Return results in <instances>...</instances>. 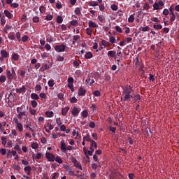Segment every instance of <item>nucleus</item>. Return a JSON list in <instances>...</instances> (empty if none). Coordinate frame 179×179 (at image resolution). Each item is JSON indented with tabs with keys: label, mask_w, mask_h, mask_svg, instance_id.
I'll return each mask as SVG.
<instances>
[{
	"label": "nucleus",
	"mask_w": 179,
	"mask_h": 179,
	"mask_svg": "<svg viewBox=\"0 0 179 179\" xmlns=\"http://www.w3.org/2000/svg\"><path fill=\"white\" fill-rule=\"evenodd\" d=\"M27 40H29V36L27 35H24V36L22 37V43H26Z\"/></svg>",
	"instance_id": "nucleus-46"
},
{
	"label": "nucleus",
	"mask_w": 179,
	"mask_h": 179,
	"mask_svg": "<svg viewBox=\"0 0 179 179\" xmlns=\"http://www.w3.org/2000/svg\"><path fill=\"white\" fill-rule=\"evenodd\" d=\"M139 30H141V31H149V30H150V27L146 26V27H141L139 28Z\"/></svg>",
	"instance_id": "nucleus-26"
},
{
	"label": "nucleus",
	"mask_w": 179,
	"mask_h": 179,
	"mask_svg": "<svg viewBox=\"0 0 179 179\" xmlns=\"http://www.w3.org/2000/svg\"><path fill=\"white\" fill-rule=\"evenodd\" d=\"M16 128L18 129L19 132H23V124L22 123H18L16 125Z\"/></svg>",
	"instance_id": "nucleus-24"
},
{
	"label": "nucleus",
	"mask_w": 179,
	"mask_h": 179,
	"mask_svg": "<svg viewBox=\"0 0 179 179\" xmlns=\"http://www.w3.org/2000/svg\"><path fill=\"white\" fill-rule=\"evenodd\" d=\"M31 104L34 108H36V107H37V101H36V100L31 101Z\"/></svg>",
	"instance_id": "nucleus-51"
},
{
	"label": "nucleus",
	"mask_w": 179,
	"mask_h": 179,
	"mask_svg": "<svg viewBox=\"0 0 179 179\" xmlns=\"http://www.w3.org/2000/svg\"><path fill=\"white\" fill-rule=\"evenodd\" d=\"M57 23H59V24H61V23H62V22H64V20L62 19V17L61 15H58L57 17Z\"/></svg>",
	"instance_id": "nucleus-35"
},
{
	"label": "nucleus",
	"mask_w": 179,
	"mask_h": 179,
	"mask_svg": "<svg viewBox=\"0 0 179 179\" xmlns=\"http://www.w3.org/2000/svg\"><path fill=\"white\" fill-rule=\"evenodd\" d=\"M6 77H7L8 82H9L10 83H12L13 79H16V76H15L13 73H11L10 70L7 71Z\"/></svg>",
	"instance_id": "nucleus-4"
},
{
	"label": "nucleus",
	"mask_w": 179,
	"mask_h": 179,
	"mask_svg": "<svg viewBox=\"0 0 179 179\" xmlns=\"http://www.w3.org/2000/svg\"><path fill=\"white\" fill-rule=\"evenodd\" d=\"M55 162H57V163H59V164H62V159H61V157H57L55 158Z\"/></svg>",
	"instance_id": "nucleus-48"
},
{
	"label": "nucleus",
	"mask_w": 179,
	"mask_h": 179,
	"mask_svg": "<svg viewBox=\"0 0 179 179\" xmlns=\"http://www.w3.org/2000/svg\"><path fill=\"white\" fill-rule=\"evenodd\" d=\"M86 82H87V83L92 86V83H94V80L89 78L86 80Z\"/></svg>",
	"instance_id": "nucleus-53"
},
{
	"label": "nucleus",
	"mask_w": 179,
	"mask_h": 179,
	"mask_svg": "<svg viewBox=\"0 0 179 179\" xmlns=\"http://www.w3.org/2000/svg\"><path fill=\"white\" fill-rule=\"evenodd\" d=\"M70 24L71 26H76V24H78V21L77 20H72L71 22H70Z\"/></svg>",
	"instance_id": "nucleus-64"
},
{
	"label": "nucleus",
	"mask_w": 179,
	"mask_h": 179,
	"mask_svg": "<svg viewBox=\"0 0 179 179\" xmlns=\"http://www.w3.org/2000/svg\"><path fill=\"white\" fill-rule=\"evenodd\" d=\"M69 101H70V103H78V99H76V97L73 96L72 98H70Z\"/></svg>",
	"instance_id": "nucleus-41"
},
{
	"label": "nucleus",
	"mask_w": 179,
	"mask_h": 179,
	"mask_svg": "<svg viewBox=\"0 0 179 179\" xmlns=\"http://www.w3.org/2000/svg\"><path fill=\"white\" fill-rule=\"evenodd\" d=\"M39 10L41 12V13H45V8H44V6H41L39 8Z\"/></svg>",
	"instance_id": "nucleus-59"
},
{
	"label": "nucleus",
	"mask_w": 179,
	"mask_h": 179,
	"mask_svg": "<svg viewBox=\"0 0 179 179\" xmlns=\"http://www.w3.org/2000/svg\"><path fill=\"white\" fill-rule=\"evenodd\" d=\"M163 15H164V16H168L169 15V9L167 8H165L164 10H163Z\"/></svg>",
	"instance_id": "nucleus-60"
},
{
	"label": "nucleus",
	"mask_w": 179,
	"mask_h": 179,
	"mask_svg": "<svg viewBox=\"0 0 179 179\" xmlns=\"http://www.w3.org/2000/svg\"><path fill=\"white\" fill-rule=\"evenodd\" d=\"M16 92L17 93H25L26 92V87H24V85H22V87L16 89Z\"/></svg>",
	"instance_id": "nucleus-13"
},
{
	"label": "nucleus",
	"mask_w": 179,
	"mask_h": 179,
	"mask_svg": "<svg viewBox=\"0 0 179 179\" xmlns=\"http://www.w3.org/2000/svg\"><path fill=\"white\" fill-rule=\"evenodd\" d=\"M86 33L88 36H92V34H93V30H92V29L90 28H87Z\"/></svg>",
	"instance_id": "nucleus-38"
},
{
	"label": "nucleus",
	"mask_w": 179,
	"mask_h": 179,
	"mask_svg": "<svg viewBox=\"0 0 179 179\" xmlns=\"http://www.w3.org/2000/svg\"><path fill=\"white\" fill-rule=\"evenodd\" d=\"M71 162L72 163H73L76 167H79V169L82 170V165H80L79 162H78V160H76V159L72 158Z\"/></svg>",
	"instance_id": "nucleus-11"
},
{
	"label": "nucleus",
	"mask_w": 179,
	"mask_h": 179,
	"mask_svg": "<svg viewBox=\"0 0 179 179\" xmlns=\"http://www.w3.org/2000/svg\"><path fill=\"white\" fill-rule=\"evenodd\" d=\"M25 106H22L21 107H17L16 108L17 113H24L26 112L24 110Z\"/></svg>",
	"instance_id": "nucleus-23"
},
{
	"label": "nucleus",
	"mask_w": 179,
	"mask_h": 179,
	"mask_svg": "<svg viewBox=\"0 0 179 179\" xmlns=\"http://www.w3.org/2000/svg\"><path fill=\"white\" fill-rule=\"evenodd\" d=\"M68 111H69V107H66L63 108L62 110V115L65 116L68 113Z\"/></svg>",
	"instance_id": "nucleus-22"
},
{
	"label": "nucleus",
	"mask_w": 179,
	"mask_h": 179,
	"mask_svg": "<svg viewBox=\"0 0 179 179\" xmlns=\"http://www.w3.org/2000/svg\"><path fill=\"white\" fill-rule=\"evenodd\" d=\"M93 94H94V96H96V97H99V96H101L100 91H99V90L94 91Z\"/></svg>",
	"instance_id": "nucleus-58"
},
{
	"label": "nucleus",
	"mask_w": 179,
	"mask_h": 179,
	"mask_svg": "<svg viewBox=\"0 0 179 179\" xmlns=\"http://www.w3.org/2000/svg\"><path fill=\"white\" fill-rule=\"evenodd\" d=\"M10 6H11V8H19V3H12Z\"/></svg>",
	"instance_id": "nucleus-61"
},
{
	"label": "nucleus",
	"mask_w": 179,
	"mask_h": 179,
	"mask_svg": "<svg viewBox=\"0 0 179 179\" xmlns=\"http://www.w3.org/2000/svg\"><path fill=\"white\" fill-rule=\"evenodd\" d=\"M134 20H135V16H134V15H131L128 18L129 23H134Z\"/></svg>",
	"instance_id": "nucleus-32"
},
{
	"label": "nucleus",
	"mask_w": 179,
	"mask_h": 179,
	"mask_svg": "<svg viewBox=\"0 0 179 179\" xmlns=\"http://www.w3.org/2000/svg\"><path fill=\"white\" fill-rule=\"evenodd\" d=\"M90 146H92V148H93V146H94V148H95V149H97V143H96V141H92V144H91V145Z\"/></svg>",
	"instance_id": "nucleus-57"
},
{
	"label": "nucleus",
	"mask_w": 179,
	"mask_h": 179,
	"mask_svg": "<svg viewBox=\"0 0 179 179\" xmlns=\"http://www.w3.org/2000/svg\"><path fill=\"white\" fill-rule=\"evenodd\" d=\"M83 141H86L87 142H92V139L90 138V135L87 134L83 137Z\"/></svg>",
	"instance_id": "nucleus-31"
},
{
	"label": "nucleus",
	"mask_w": 179,
	"mask_h": 179,
	"mask_svg": "<svg viewBox=\"0 0 179 179\" xmlns=\"http://www.w3.org/2000/svg\"><path fill=\"white\" fill-rule=\"evenodd\" d=\"M16 38L17 41L19 42L22 41V39L20 38V32L18 31L16 33Z\"/></svg>",
	"instance_id": "nucleus-54"
},
{
	"label": "nucleus",
	"mask_w": 179,
	"mask_h": 179,
	"mask_svg": "<svg viewBox=\"0 0 179 179\" xmlns=\"http://www.w3.org/2000/svg\"><path fill=\"white\" fill-rule=\"evenodd\" d=\"M174 7L173 6H171L169 7V14L171 15L170 17V22L171 23H173V22H174V20H176V14H174Z\"/></svg>",
	"instance_id": "nucleus-2"
},
{
	"label": "nucleus",
	"mask_w": 179,
	"mask_h": 179,
	"mask_svg": "<svg viewBox=\"0 0 179 179\" xmlns=\"http://www.w3.org/2000/svg\"><path fill=\"white\" fill-rule=\"evenodd\" d=\"M0 54L3 58H8V57H9V53H8V52H6L5 50H1Z\"/></svg>",
	"instance_id": "nucleus-14"
},
{
	"label": "nucleus",
	"mask_w": 179,
	"mask_h": 179,
	"mask_svg": "<svg viewBox=\"0 0 179 179\" xmlns=\"http://www.w3.org/2000/svg\"><path fill=\"white\" fill-rule=\"evenodd\" d=\"M68 85H73V78L69 77L67 80Z\"/></svg>",
	"instance_id": "nucleus-44"
},
{
	"label": "nucleus",
	"mask_w": 179,
	"mask_h": 179,
	"mask_svg": "<svg viewBox=\"0 0 179 179\" xmlns=\"http://www.w3.org/2000/svg\"><path fill=\"white\" fill-rule=\"evenodd\" d=\"M73 65L76 68H78V67L80 66V64H79V62H78V60H74L73 62Z\"/></svg>",
	"instance_id": "nucleus-42"
},
{
	"label": "nucleus",
	"mask_w": 179,
	"mask_h": 179,
	"mask_svg": "<svg viewBox=\"0 0 179 179\" xmlns=\"http://www.w3.org/2000/svg\"><path fill=\"white\" fill-rule=\"evenodd\" d=\"M53 17H54V15H47L45 16V20H47L48 22L50 20H52Z\"/></svg>",
	"instance_id": "nucleus-33"
},
{
	"label": "nucleus",
	"mask_w": 179,
	"mask_h": 179,
	"mask_svg": "<svg viewBox=\"0 0 179 179\" xmlns=\"http://www.w3.org/2000/svg\"><path fill=\"white\" fill-rule=\"evenodd\" d=\"M115 29L118 33H122V29L120 26H115Z\"/></svg>",
	"instance_id": "nucleus-50"
},
{
	"label": "nucleus",
	"mask_w": 179,
	"mask_h": 179,
	"mask_svg": "<svg viewBox=\"0 0 179 179\" xmlns=\"http://www.w3.org/2000/svg\"><path fill=\"white\" fill-rule=\"evenodd\" d=\"M134 92V89L131 85H127L123 87V101H131V99H134V96L131 94Z\"/></svg>",
	"instance_id": "nucleus-1"
},
{
	"label": "nucleus",
	"mask_w": 179,
	"mask_h": 179,
	"mask_svg": "<svg viewBox=\"0 0 179 179\" xmlns=\"http://www.w3.org/2000/svg\"><path fill=\"white\" fill-rule=\"evenodd\" d=\"M85 58L86 59H90V58H93V54L91 52H88L85 55Z\"/></svg>",
	"instance_id": "nucleus-21"
},
{
	"label": "nucleus",
	"mask_w": 179,
	"mask_h": 179,
	"mask_svg": "<svg viewBox=\"0 0 179 179\" xmlns=\"http://www.w3.org/2000/svg\"><path fill=\"white\" fill-rule=\"evenodd\" d=\"M4 82H6V76H0V83H4Z\"/></svg>",
	"instance_id": "nucleus-39"
},
{
	"label": "nucleus",
	"mask_w": 179,
	"mask_h": 179,
	"mask_svg": "<svg viewBox=\"0 0 179 179\" xmlns=\"http://www.w3.org/2000/svg\"><path fill=\"white\" fill-rule=\"evenodd\" d=\"M90 6H99V2L94 1H90L88 2Z\"/></svg>",
	"instance_id": "nucleus-18"
},
{
	"label": "nucleus",
	"mask_w": 179,
	"mask_h": 179,
	"mask_svg": "<svg viewBox=\"0 0 179 179\" xmlns=\"http://www.w3.org/2000/svg\"><path fill=\"white\" fill-rule=\"evenodd\" d=\"M101 45H103V47H106L107 48H110V43L107 42L106 40L101 41Z\"/></svg>",
	"instance_id": "nucleus-19"
},
{
	"label": "nucleus",
	"mask_w": 179,
	"mask_h": 179,
	"mask_svg": "<svg viewBox=\"0 0 179 179\" xmlns=\"http://www.w3.org/2000/svg\"><path fill=\"white\" fill-rule=\"evenodd\" d=\"M46 159H48V162H54V160H55V157L54 156V155H52L50 152H47L46 153Z\"/></svg>",
	"instance_id": "nucleus-6"
},
{
	"label": "nucleus",
	"mask_w": 179,
	"mask_h": 179,
	"mask_svg": "<svg viewBox=\"0 0 179 179\" xmlns=\"http://www.w3.org/2000/svg\"><path fill=\"white\" fill-rule=\"evenodd\" d=\"M31 148H32V149H38V144H37V143H33L31 145Z\"/></svg>",
	"instance_id": "nucleus-47"
},
{
	"label": "nucleus",
	"mask_w": 179,
	"mask_h": 179,
	"mask_svg": "<svg viewBox=\"0 0 179 179\" xmlns=\"http://www.w3.org/2000/svg\"><path fill=\"white\" fill-rule=\"evenodd\" d=\"M45 115L48 117V118H52L54 117V112L52 111H46Z\"/></svg>",
	"instance_id": "nucleus-20"
},
{
	"label": "nucleus",
	"mask_w": 179,
	"mask_h": 179,
	"mask_svg": "<svg viewBox=\"0 0 179 179\" xmlns=\"http://www.w3.org/2000/svg\"><path fill=\"white\" fill-rule=\"evenodd\" d=\"M79 113H80V108H76V106H74L71 111L72 115H74V117H76V115H79Z\"/></svg>",
	"instance_id": "nucleus-5"
},
{
	"label": "nucleus",
	"mask_w": 179,
	"mask_h": 179,
	"mask_svg": "<svg viewBox=\"0 0 179 179\" xmlns=\"http://www.w3.org/2000/svg\"><path fill=\"white\" fill-rule=\"evenodd\" d=\"M6 142H7V141H6V137H5V136H2L1 137V143H2V145H6Z\"/></svg>",
	"instance_id": "nucleus-52"
},
{
	"label": "nucleus",
	"mask_w": 179,
	"mask_h": 179,
	"mask_svg": "<svg viewBox=\"0 0 179 179\" xmlns=\"http://www.w3.org/2000/svg\"><path fill=\"white\" fill-rule=\"evenodd\" d=\"M48 85L49 87H54V80H50L48 82Z\"/></svg>",
	"instance_id": "nucleus-43"
},
{
	"label": "nucleus",
	"mask_w": 179,
	"mask_h": 179,
	"mask_svg": "<svg viewBox=\"0 0 179 179\" xmlns=\"http://www.w3.org/2000/svg\"><path fill=\"white\" fill-rule=\"evenodd\" d=\"M80 10H82V7H80V8H76L74 10L76 15H78V16H80L81 15V12Z\"/></svg>",
	"instance_id": "nucleus-25"
},
{
	"label": "nucleus",
	"mask_w": 179,
	"mask_h": 179,
	"mask_svg": "<svg viewBox=\"0 0 179 179\" xmlns=\"http://www.w3.org/2000/svg\"><path fill=\"white\" fill-rule=\"evenodd\" d=\"M4 15L8 19H12V17H13V15L12 13H10V12H9V10H4Z\"/></svg>",
	"instance_id": "nucleus-15"
},
{
	"label": "nucleus",
	"mask_w": 179,
	"mask_h": 179,
	"mask_svg": "<svg viewBox=\"0 0 179 179\" xmlns=\"http://www.w3.org/2000/svg\"><path fill=\"white\" fill-rule=\"evenodd\" d=\"M47 69H50V66L47 64L42 66L40 69L41 72H44V71H47Z\"/></svg>",
	"instance_id": "nucleus-28"
},
{
	"label": "nucleus",
	"mask_w": 179,
	"mask_h": 179,
	"mask_svg": "<svg viewBox=\"0 0 179 179\" xmlns=\"http://www.w3.org/2000/svg\"><path fill=\"white\" fill-rule=\"evenodd\" d=\"M78 96H86V90L83 89V87H80L78 89Z\"/></svg>",
	"instance_id": "nucleus-7"
},
{
	"label": "nucleus",
	"mask_w": 179,
	"mask_h": 179,
	"mask_svg": "<svg viewBox=\"0 0 179 179\" xmlns=\"http://www.w3.org/2000/svg\"><path fill=\"white\" fill-rule=\"evenodd\" d=\"M24 171H26L27 174L28 176H30V172L31 171V167H30L29 166H26L24 169Z\"/></svg>",
	"instance_id": "nucleus-29"
},
{
	"label": "nucleus",
	"mask_w": 179,
	"mask_h": 179,
	"mask_svg": "<svg viewBox=\"0 0 179 179\" xmlns=\"http://www.w3.org/2000/svg\"><path fill=\"white\" fill-rule=\"evenodd\" d=\"M153 8L155 10H159V9H160V7L159 6V4L157 3H154Z\"/></svg>",
	"instance_id": "nucleus-49"
},
{
	"label": "nucleus",
	"mask_w": 179,
	"mask_h": 179,
	"mask_svg": "<svg viewBox=\"0 0 179 179\" xmlns=\"http://www.w3.org/2000/svg\"><path fill=\"white\" fill-rule=\"evenodd\" d=\"M88 116H89V112L87 111V110H84L81 113V117H83V118H87Z\"/></svg>",
	"instance_id": "nucleus-17"
},
{
	"label": "nucleus",
	"mask_w": 179,
	"mask_h": 179,
	"mask_svg": "<svg viewBox=\"0 0 179 179\" xmlns=\"http://www.w3.org/2000/svg\"><path fill=\"white\" fill-rule=\"evenodd\" d=\"M110 8L112 10H118V6H117L115 4L111 5Z\"/></svg>",
	"instance_id": "nucleus-55"
},
{
	"label": "nucleus",
	"mask_w": 179,
	"mask_h": 179,
	"mask_svg": "<svg viewBox=\"0 0 179 179\" xmlns=\"http://www.w3.org/2000/svg\"><path fill=\"white\" fill-rule=\"evenodd\" d=\"M117 55V52L114 50H110L108 52V56L110 57L111 58H115L117 59V57H115Z\"/></svg>",
	"instance_id": "nucleus-8"
},
{
	"label": "nucleus",
	"mask_w": 179,
	"mask_h": 179,
	"mask_svg": "<svg viewBox=\"0 0 179 179\" xmlns=\"http://www.w3.org/2000/svg\"><path fill=\"white\" fill-rule=\"evenodd\" d=\"M34 23H38L40 22V17L38 16H34L32 19Z\"/></svg>",
	"instance_id": "nucleus-40"
},
{
	"label": "nucleus",
	"mask_w": 179,
	"mask_h": 179,
	"mask_svg": "<svg viewBox=\"0 0 179 179\" xmlns=\"http://www.w3.org/2000/svg\"><path fill=\"white\" fill-rule=\"evenodd\" d=\"M98 20H99L100 23H104V20H106V18L102 15H100L98 16Z\"/></svg>",
	"instance_id": "nucleus-30"
},
{
	"label": "nucleus",
	"mask_w": 179,
	"mask_h": 179,
	"mask_svg": "<svg viewBox=\"0 0 179 179\" xmlns=\"http://www.w3.org/2000/svg\"><path fill=\"white\" fill-rule=\"evenodd\" d=\"M88 26H89L90 29L99 27V25L93 21H89Z\"/></svg>",
	"instance_id": "nucleus-10"
},
{
	"label": "nucleus",
	"mask_w": 179,
	"mask_h": 179,
	"mask_svg": "<svg viewBox=\"0 0 179 179\" xmlns=\"http://www.w3.org/2000/svg\"><path fill=\"white\" fill-rule=\"evenodd\" d=\"M57 97H58V99H59V100H61L62 101H63V100H64V94H62V93H59V94H57Z\"/></svg>",
	"instance_id": "nucleus-45"
},
{
	"label": "nucleus",
	"mask_w": 179,
	"mask_h": 179,
	"mask_svg": "<svg viewBox=\"0 0 179 179\" xmlns=\"http://www.w3.org/2000/svg\"><path fill=\"white\" fill-rule=\"evenodd\" d=\"M12 58L14 61H17V59H19V55L13 53L12 55Z\"/></svg>",
	"instance_id": "nucleus-37"
},
{
	"label": "nucleus",
	"mask_w": 179,
	"mask_h": 179,
	"mask_svg": "<svg viewBox=\"0 0 179 179\" xmlns=\"http://www.w3.org/2000/svg\"><path fill=\"white\" fill-rule=\"evenodd\" d=\"M61 150L65 153L66 152V144L65 143V141H61V147H60Z\"/></svg>",
	"instance_id": "nucleus-9"
},
{
	"label": "nucleus",
	"mask_w": 179,
	"mask_h": 179,
	"mask_svg": "<svg viewBox=\"0 0 179 179\" xmlns=\"http://www.w3.org/2000/svg\"><path fill=\"white\" fill-rule=\"evenodd\" d=\"M31 98L32 99V100H38V99H40L38 95L36 93H32L31 94Z\"/></svg>",
	"instance_id": "nucleus-27"
},
{
	"label": "nucleus",
	"mask_w": 179,
	"mask_h": 179,
	"mask_svg": "<svg viewBox=\"0 0 179 179\" xmlns=\"http://www.w3.org/2000/svg\"><path fill=\"white\" fill-rule=\"evenodd\" d=\"M0 18L1 26H5V23H6V20H5V15L0 13Z\"/></svg>",
	"instance_id": "nucleus-16"
},
{
	"label": "nucleus",
	"mask_w": 179,
	"mask_h": 179,
	"mask_svg": "<svg viewBox=\"0 0 179 179\" xmlns=\"http://www.w3.org/2000/svg\"><path fill=\"white\" fill-rule=\"evenodd\" d=\"M89 127H90V128H95V127H96V123H94V122H91L90 123V124H89Z\"/></svg>",
	"instance_id": "nucleus-63"
},
{
	"label": "nucleus",
	"mask_w": 179,
	"mask_h": 179,
	"mask_svg": "<svg viewBox=\"0 0 179 179\" xmlns=\"http://www.w3.org/2000/svg\"><path fill=\"white\" fill-rule=\"evenodd\" d=\"M109 130L110 131V132H113V134H115V131H117V129L115 127L110 126L109 127Z\"/></svg>",
	"instance_id": "nucleus-56"
},
{
	"label": "nucleus",
	"mask_w": 179,
	"mask_h": 179,
	"mask_svg": "<svg viewBox=\"0 0 179 179\" xmlns=\"http://www.w3.org/2000/svg\"><path fill=\"white\" fill-rule=\"evenodd\" d=\"M153 27L155 29V30H162V29H163V26H162V24H155L153 25Z\"/></svg>",
	"instance_id": "nucleus-36"
},
{
	"label": "nucleus",
	"mask_w": 179,
	"mask_h": 179,
	"mask_svg": "<svg viewBox=\"0 0 179 179\" xmlns=\"http://www.w3.org/2000/svg\"><path fill=\"white\" fill-rule=\"evenodd\" d=\"M66 48V46L64 44L57 45L55 46V51H57V52H64Z\"/></svg>",
	"instance_id": "nucleus-3"
},
{
	"label": "nucleus",
	"mask_w": 179,
	"mask_h": 179,
	"mask_svg": "<svg viewBox=\"0 0 179 179\" xmlns=\"http://www.w3.org/2000/svg\"><path fill=\"white\" fill-rule=\"evenodd\" d=\"M23 116L24 117H27V114L26 113V112H18L17 117L18 118V120H22V118H23Z\"/></svg>",
	"instance_id": "nucleus-12"
},
{
	"label": "nucleus",
	"mask_w": 179,
	"mask_h": 179,
	"mask_svg": "<svg viewBox=\"0 0 179 179\" xmlns=\"http://www.w3.org/2000/svg\"><path fill=\"white\" fill-rule=\"evenodd\" d=\"M134 101H137L138 103H139V101H141V95L140 94H136L134 95Z\"/></svg>",
	"instance_id": "nucleus-34"
},
{
	"label": "nucleus",
	"mask_w": 179,
	"mask_h": 179,
	"mask_svg": "<svg viewBox=\"0 0 179 179\" xmlns=\"http://www.w3.org/2000/svg\"><path fill=\"white\" fill-rule=\"evenodd\" d=\"M64 59H65V58L62 56H58L57 57V60L60 62H62V61H64Z\"/></svg>",
	"instance_id": "nucleus-62"
}]
</instances>
